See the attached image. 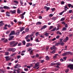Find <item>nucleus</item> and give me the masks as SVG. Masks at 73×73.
I'll list each match as a JSON object with an SVG mask.
<instances>
[{
	"instance_id": "1",
	"label": "nucleus",
	"mask_w": 73,
	"mask_h": 73,
	"mask_svg": "<svg viewBox=\"0 0 73 73\" xmlns=\"http://www.w3.org/2000/svg\"><path fill=\"white\" fill-rule=\"evenodd\" d=\"M19 44V42H16L15 41H13L10 42V46L11 47H15V46H16L17 44Z\"/></svg>"
},
{
	"instance_id": "2",
	"label": "nucleus",
	"mask_w": 73,
	"mask_h": 73,
	"mask_svg": "<svg viewBox=\"0 0 73 73\" xmlns=\"http://www.w3.org/2000/svg\"><path fill=\"white\" fill-rule=\"evenodd\" d=\"M32 44L31 43H28L26 45L27 47H29L30 46H32Z\"/></svg>"
},
{
	"instance_id": "3",
	"label": "nucleus",
	"mask_w": 73,
	"mask_h": 73,
	"mask_svg": "<svg viewBox=\"0 0 73 73\" xmlns=\"http://www.w3.org/2000/svg\"><path fill=\"white\" fill-rule=\"evenodd\" d=\"M15 35V32L13 31H11V33L10 34L9 36H12V35Z\"/></svg>"
},
{
	"instance_id": "4",
	"label": "nucleus",
	"mask_w": 73,
	"mask_h": 73,
	"mask_svg": "<svg viewBox=\"0 0 73 73\" xmlns=\"http://www.w3.org/2000/svg\"><path fill=\"white\" fill-rule=\"evenodd\" d=\"M68 67V68H69L70 69H73V64L69 65Z\"/></svg>"
},
{
	"instance_id": "5",
	"label": "nucleus",
	"mask_w": 73,
	"mask_h": 73,
	"mask_svg": "<svg viewBox=\"0 0 73 73\" xmlns=\"http://www.w3.org/2000/svg\"><path fill=\"white\" fill-rule=\"evenodd\" d=\"M4 25V23H3V21L0 22V27H1Z\"/></svg>"
},
{
	"instance_id": "6",
	"label": "nucleus",
	"mask_w": 73,
	"mask_h": 73,
	"mask_svg": "<svg viewBox=\"0 0 73 73\" xmlns=\"http://www.w3.org/2000/svg\"><path fill=\"white\" fill-rule=\"evenodd\" d=\"M69 40V37L68 36H66L65 39L63 40V41L64 42H66L67 41Z\"/></svg>"
},
{
	"instance_id": "7",
	"label": "nucleus",
	"mask_w": 73,
	"mask_h": 73,
	"mask_svg": "<svg viewBox=\"0 0 73 73\" xmlns=\"http://www.w3.org/2000/svg\"><path fill=\"white\" fill-rule=\"evenodd\" d=\"M10 13H10L8 11H7V12L6 13V16H8V17H9L10 16V15H9V14H10Z\"/></svg>"
},
{
	"instance_id": "8",
	"label": "nucleus",
	"mask_w": 73,
	"mask_h": 73,
	"mask_svg": "<svg viewBox=\"0 0 73 73\" xmlns=\"http://www.w3.org/2000/svg\"><path fill=\"white\" fill-rule=\"evenodd\" d=\"M10 12L11 13V14H14L16 13V10H14L13 11L11 10L10 11Z\"/></svg>"
},
{
	"instance_id": "9",
	"label": "nucleus",
	"mask_w": 73,
	"mask_h": 73,
	"mask_svg": "<svg viewBox=\"0 0 73 73\" xmlns=\"http://www.w3.org/2000/svg\"><path fill=\"white\" fill-rule=\"evenodd\" d=\"M47 27V26L46 25H44L42 26V28H41V30H43L44 29H45V28H46Z\"/></svg>"
},
{
	"instance_id": "10",
	"label": "nucleus",
	"mask_w": 73,
	"mask_h": 73,
	"mask_svg": "<svg viewBox=\"0 0 73 73\" xmlns=\"http://www.w3.org/2000/svg\"><path fill=\"white\" fill-rule=\"evenodd\" d=\"M14 38V36H12L10 37V38H9V40L11 41L12 40L13 38Z\"/></svg>"
},
{
	"instance_id": "11",
	"label": "nucleus",
	"mask_w": 73,
	"mask_h": 73,
	"mask_svg": "<svg viewBox=\"0 0 73 73\" xmlns=\"http://www.w3.org/2000/svg\"><path fill=\"white\" fill-rule=\"evenodd\" d=\"M59 43L60 44V45L62 46H63V45H64V42L62 41H60Z\"/></svg>"
},
{
	"instance_id": "12",
	"label": "nucleus",
	"mask_w": 73,
	"mask_h": 73,
	"mask_svg": "<svg viewBox=\"0 0 73 73\" xmlns=\"http://www.w3.org/2000/svg\"><path fill=\"white\" fill-rule=\"evenodd\" d=\"M44 9H46V11H48V10H49L50 9V7H46V6H45L44 7Z\"/></svg>"
},
{
	"instance_id": "13",
	"label": "nucleus",
	"mask_w": 73,
	"mask_h": 73,
	"mask_svg": "<svg viewBox=\"0 0 73 73\" xmlns=\"http://www.w3.org/2000/svg\"><path fill=\"white\" fill-rule=\"evenodd\" d=\"M4 9H10V8H9V7L6 6H5L4 7Z\"/></svg>"
},
{
	"instance_id": "14",
	"label": "nucleus",
	"mask_w": 73,
	"mask_h": 73,
	"mask_svg": "<svg viewBox=\"0 0 73 73\" xmlns=\"http://www.w3.org/2000/svg\"><path fill=\"white\" fill-rule=\"evenodd\" d=\"M19 16L22 19H23L24 18V16L23 15H22V14H20Z\"/></svg>"
},
{
	"instance_id": "15",
	"label": "nucleus",
	"mask_w": 73,
	"mask_h": 73,
	"mask_svg": "<svg viewBox=\"0 0 73 73\" xmlns=\"http://www.w3.org/2000/svg\"><path fill=\"white\" fill-rule=\"evenodd\" d=\"M16 50V49H15V48H11V51H12L13 52H15Z\"/></svg>"
},
{
	"instance_id": "16",
	"label": "nucleus",
	"mask_w": 73,
	"mask_h": 73,
	"mask_svg": "<svg viewBox=\"0 0 73 73\" xmlns=\"http://www.w3.org/2000/svg\"><path fill=\"white\" fill-rule=\"evenodd\" d=\"M25 27H23L21 29H20V31L21 32H22V31H24V29H25Z\"/></svg>"
},
{
	"instance_id": "17",
	"label": "nucleus",
	"mask_w": 73,
	"mask_h": 73,
	"mask_svg": "<svg viewBox=\"0 0 73 73\" xmlns=\"http://www.w3.org/2000/svg\"><path fill=\"white\" fill-rule=\"evenodd\" d=\"M19 34H20V32H17L16 33H15V34L16 36H19Z\"/></svg>"
},
{
	"instance_id": "18",
	"label": "nucleus",
	"mask_w": 73,
	"mask_h": 73,
	"mask_svg": "<svg viewBox=\"0 0 73 73\" xmlns=\"http://www.w3.org/2000/svg\"><path fill=\"white\" fill-rule=\"evenodd\" d=\"M25 32H29V28H26L25 29Z\"/></svg>"
},
{
	"instance_id": "19",
	"label": "nucleus",
	"mask_w": 73,
	"mask_h": 73,
	"mask_svg": "<svg viewBox=\"0 0 73 73\" xmlns=\"http://www.w3.org/2000/svg\"><path fill=\"white\" fill-rule=\"evenodd\" d=\"M13 71H17V73H20V71L19 70H14Z\"/></svg>"
},
{
	"instance_id": "20",
	"label": "nucleus",
	"mask_w": 73,
	"mask_h": 73,
	"mask_svg": "<svg viewBox=\"0 0 73 73\" xmlns=\"http://www.w3.org/2000/svg\"><path fill=\"white\" fill-rule=\"evenodd\" d=\"M56 31V27H55V28H54L52 30L50 31V32L54 31Z\"/></svg>"
},
{
	"instance_id": "21",
	"label": "nucleus",
	"mask_w": 73,
	"mask_h": 73,
	"mask_svg": "<svg viewBox=\"0 0 73 73\" xmlns=\"http://www.w3.org/2000/svg\"><path fill=\"white\" fill-rule=\"evenodd\" d=\"M58 54H54L55 56H54L53 57L54 58H57V56H58Z\"/></svg>"
},
{
	"instance_id": "22",
	"label": "nucleus",
	"mask_w": 73,
	"mask_h": 73,
	"mask_svg": "<svg viewBox=\"0 0 73 73\" xmlns=\"http://www.w3.org/2000/svg\"><path fill=\"white\" fill-rule=\"evenodd\" d=\"M17 12L18 13L20 14V13H21V11L20 10L18 9L17 10Z\"/></svg>"
},
{
	"instance_id": "23",
	"label": "nucleus",
	"mask_w": 73,
	"mask_h": 73,
	"mask_svg": "<svg viewBox=\"0 0 73 73\" xmlns=\"http://www.w3.org/2000/svg\"><path fill=\"white\" fill-rule=\"evenodd\" d=\"M16 52L14 53H13V54H11V56H15V55H16Z\"/></svg>"
},
{
	"instance_id": "24",
	"label": "nucleus",
	"mask_w": 73,
	"mask_h": 73,
	"mask_svg": "<svg viewBox=\"0 0 73 73\" xmlns=\"http://www.w3.org/2000/svg\"><path fill=\"white\" fill-rule=\"evenodd\" d=\"M44 35H45L46 37H47L49 36V33H46Z\"/></svg>"
},
{
	"instance_id": "25",
	"label": "nucleus",
	"mask_w": 73,
	"mask_h": 73,
	"mask_svg": "<svg viewBox=\"0 0 73 73\" xmlns=\"http://www.w3.org/2000/svg\"><path fill=\"white\" fill-rule=\"evenodd\" d=\"M56 65L57 66H60V65H61V63L59 62L57 63H56Z\"/></svg>"
},
{
	"instance_id": "26",
	"label": "nucleus",
	"mask_w": 73,
	"mask_h": 73,
	"mask_svg": "<svg viewBox=\"0 0 73 73\" xmlns=\"http://www.w3.org/2000/svg\"><path fill=\"white\" fill-rule=\"evenodd\" d=\"M73 12V10H70L68 11V13H72Z\"/></svg>"
},
{
	"instance_id": "27",
	"label": "nucleus",
	"mask_w": 73,
	"mask_h": 73,
	"mask_svg": "<svg viewBox=\"0 0 73 73\" xmlns=\"http://www.w3.org/2000/svg\"><path fill=\"white\" fill-rule=\"evenodd\" d=\"M57 18V17H52V19L53 20H54V21H55V20H56V19H57L56 18Z\"/></svg>"
},
{
	"instance_id": "28",
	"label": "nucleus",
	"mask_w": 73,
	"mask_h": 73,
	"mask_svg": "<svg viewBox=\"0 0 73 73\" xmlns=\"http://www.w3.org/2000/svg\"><path fill=\"white\" fill-rule=\"evenodd\" d=\"M40 24H41V22H38L36 23V25H40Z\"/></svg>"
},
{
	"instance_id": "29",
	"label": "nucleus",
	"mask_w": 73,
	"mask_h": 73,
	"mask_svg": "<svg viewBox=\"0 0 73 73\" xmlns=\"http://www.w3.org/2000/svg\"><path fill=\"white\" fill-rule=\"evenodd\" d=\"M65 20V18H62L60 20L61 21H64Z\"/></svg>"
},
{
	"instance_id": "30",
	"label": "nucleus",
	"mask_w": 73,
	"mask_h": 73,
	"mask_svg": "<svg viewBox=\"0 0 73 73\" xmlns=\"http://www.w3.org/2000/svg\"><path fill=\"white\" fill-rule=\"evenodd\" d=\"M7 52H11L12 51V48H10L7 50Z\"/></svg>"
},
{
	"instance_id": "31",
	"label": "nucleus",
	"mask_w": 73,
	"mask_h": 73,
	"mask_svg": "<svg viewBox=\"0 0 73 73\" xmlns=\"http://www.w3.org/2000/svg\"><path fill=\"white\" fill-rule=\"evenodd\" d=\"M13 2H14V3H16V4H19V2H18L17 0L14 1Z\"/></svg>"
},
{
	"instance_id": "32",
	"label": "nucleus",
	"mask_w": 73,
	"mask_h": 73,
	"mask_svg": "<svg viewBox=\"0 0 73 73\" xmlns=\"http://www.w3.org/2000/svg\"><path fill=\"white\" fill-rule=\"evenodd\" d=\"M38 33H38V32H37L36 33L35 36H36V37H37V36H38Z\"/></svg>"
},
{
	"instance_id": "33",
	"label": "nucleus",
	"mask_w": 73,
	"mask_h": 73,
	"mask_svg": "<svg viewBox=\"0 0 73 73\" xmlns=\"http://www.w3.org/2000/svg\"><path fill=\"white\" fill-rule=\"evenodd\" d=\"M39 65V64H37V63L35 64V66L36 67H38V66Z\"/></svg>"
},
{
	"instance_id": "34",
	"label": "nucleus",
	"mask_w": 73,
	"mask_h": 73,
	"mask_svg": "<svg viewBox=\"0 0 73 73\" xmlns=\"http://www.w3.org/2000/svg\"><path fill=\"white\" fill-rule=\"evenodd\" d=\"M60 42H58L57 43H56L55 44V46H58V45H60Z\"/></svg>"
},
{
	"instance_id": "35",
	"label": "nucleus",
	"mask_w": 73,
	"mask_h": 73,
	"mask_svg": "<svg viewBox=\"0 0 73 73\" xmlns=\"http://www.w3.org/2000/svg\"><path fill=\"white\" fill-rule=\"evenodd\" d=\"M46 60H48L49 59V57L48 56H46Z\"/></svg>"
},
{
	"instance_id": "36",
	"label": "nucleus",
	"mask_w": 73,
	"mask_h": 73,
	"mask_svg": "<svg viewBox=\"0 0 73 73\" xmlns=\"http://www.w3.org/2000/svg\"><path fill=\"white\" fill-rule=\"evenodd\" d=\"M68 5L69 8H70V7L72 6V5L70 4H68Z\"/></svg>"
},
{
	"instance_id": "37",
	"label": "nucleus",
	"mask_w": 73,
	"mask_h": 73,
	"mask_svg": "<svg viewBox=\"0 0 73 73\" xmlns=\"http://www.w3.org/2000/svg\"><path fill=\"white\" fill-rule=\"evenodd\" d=\"M4 42H8V39H6L4 40Z\"/></svg>"
},
{
	"instance_id": "38",
	"label": "nucleus",
	"mask_w": 73,
	"mask_h": 73,
	"mask_svg": "<svg viewBox=\"0 0 73 73\" xmlns=\"http://www.w3.org/2000/svg\"><path fill=\"white\" fill-rule=\"evenodd\" d=\"M19 66V64H16V66H14V68L15 69H16L17 68V67Z\"/></svg>"
},
{
	"instance_id": "39",
	"label": "nucleus",
	"mask_w": 73,
	"mask_h": 73,
	"mask_svg": "<svg viewBox=\"0 0 73 73\" xmlns=\"http://www.w3.org/2000/svg\"><path fill=\"white\" fill-rule=\"evenodd\" d=\"M29 35H28L25 37V39H28L29 38Z\"/></svg>"
},
{
	"instance_id": "40",
	"label": "nucleus",
	"mask_w": 73,
	"mask_h": 73,
	"mask_svg": "<svg viewBox=\"0 0 73 73\" xmlns=\"http://www.w3.org/2000/svg\"><path fill=\"white\" fill-rule=\"evenodd\" d=\"M5 54L6 56H8V54H9V52H6Z\"/></svg>"
},
{
	"instance_id": "41",
	"label": "nucleus",
	"mask_w": 73,
	"mask_h": 73,
	"mask_svg": "<svg viewBox=\"0 0 73 73\" xmlns=\"http://www.w3.org/2000/svg\"><path fill=\"white\" fill-rule=\"evenodd\" d=\"M51 9L52 11V12H54V11H55V8H53Z\"/></svg>"
},
{
	"instance_id": "42",
	"label": "nucleus",
	"mask_w": 73,
	"mask_h": 73,
	"mask_svg": "<svg viewBox=\"0 0 73 73\" xmlns=\"http://www.w3.org/2000/svg\"><path fill=\"white\" fill-rule=\"evenodd\" d=\"M20 3L22 5H23V4L24 3L23 2V0H21L20 1Z\"/></svg>"
},
{
	"instance_id": "43",
	"label": "nucleus",
	"mask_w": 73,
	"mask_h": 73,
	"mask_svg": "<svg viewBox=\"0 0 73 73\" xmlns=\"http://www.w3.org/2000/svg\"><path fill=\"white\" fill-rule=\"evenodd\" d=\"M62 30L63 31H65V30H66V27H63Z\"/></svg>"
},
{
	"instance_id": "44",
	"label": "nucleus",
	"mask_w": 73,
	"mask_h": 73,
	"mask_svg": "<svg viewBox=\"0 0 73 73\" xmlns=\"http://www.w3.org/2000/svg\"><path fill=\"white\" fill-rule=\"evenodd\" d=\"M22 43L24 45H25V43H26V42H25V40H24L22 42Z\"/></svg>"
},
{
	"instance_id": "45",
	"label": "nucleus",
	"mask_w": 73,
	"mask_h": 73,
	"mask_svg": "<svg viewBox=\"0 0 73 73\" xmlns=\"http://www.w3.org/2000/svg\"><path fill=\"white\" fill-rule=\"evenodd\" d=\"M56 65V63H52L51 64V66H53V65Z\"/></svg>"
},
{
	"instance_id": "46",
	"label": "nucleus",
	"mask_w": 73,
	"mask_h": 73,
	"mask_svg": "<svg viewBox=\"0 0 73 73\" xmlns=\"http://www.w3.org/2000/svg\"><path fill=\"white\" fill-rule=\"evenodd\" d=\"M32 50V47H29V49L28 50V52H29V51H30L31 50Z\"/></svg>"
},
{
	"instance_id": "47",
	"label": "nucleus",
	"mask_w": 73,
	"mask_h": 73,
	"mask_svg": "<svg viewBox=\"0 0 73 73\" xmlns=\"http://www.w3.org/2000/svg\"><path fill=\"white\" fill-rule=\"evenodd\" d=\"M66 55H68L70 54V52H66Z\"/></svg>"
},
{
	"instance_id": "48",
	"label": "nucleus",
	"mask_w": 73,
	"mask_h": 73,
	"mask_svg": "<svg viewBox=\"0 0 73 73\" xmlns=\"http://www.w3.org/2000/svg\"><path fill=\"white\" fill-rule=\"evenodd\" d=\"M62 55L63 56H66V53H64L63 54H62Z\"/></svg>"
},
{
	"instance_id": "49",
	"label": "nucleus",
	"mask_w": 73,
	"mask_h": 73,
	"mask_svg": "<svg viewBox=\"0 0 73 73\" xmlns=\"http://www.w3.org/2000/svg\"><path fill=\"white\" fill-rule=\"evenodd\" d=\"M63 13H64V11H63L62 12L60 13H59L60 15H62Z\"/></svg>"
},
{
	"instance_id": "50",
	"label": "nucleus",
	"mask_w": 73,
	"mask_h": 73,
	"mask_svg": "<svg viewBox=\"0 0 73 73\" xmlns=\"http://www.w3.org/2000/svg\"><path fill=\"white\" fill-rule=\"evenodd\" d=\"M20 57H21V56L20 55H18L17 56V58L18 59H19Z\"/></svg>"
},
{
	"instance_id": "51",
	"label": "nucleus",
	"mask_w": 73,
	"mask_h": 73,
	"mask_svg": "<svg viewBox=\"0 0 73 73\" xmlns=\"http://www.w3.org/2000/svg\"><path fill=\"white\" fill-rule=\"evenodd\" d=\"M61 24H63V25H65V24H66V23L65 22L63 21L61 23Z\"/></svg>"
},
{
	"instance_id": "52",
	"label": "nucleus",
	"mask_w": 73,
	"mask_h": 73,
	"mask_svg": "<svg viewBox=\"0 0 73 73\" xmlns=\"http://www.w3.org/2000/svg\"><path fill=\"white\" fill-rule=\"evenodd\" d=\"M35 41H36V42H40V41L38 40V38L36 39L35 40Z\"/></svg>"
},
{
	"instance_id": "53",
	"label": "nucleus",
	"mask_w": 73,
	"mask_h": 73,
	"mask_svg": "<svg viewBox=\"0 0 73 73\" xmlns=\"http://www.w3.org/2000/svg\"><path fill=\"white\" fill-rule=\"evenodd\" d=\"M64 3H65V2H64V1H62L61 2V4H62V5L64 4Z\"/></svg>"
},
{
	"instance_id": "54",
	"label": "nucleus",
	"mask_w": 73,
	"mask_h": 73,
	"mask_svg": "<svg viewBox=\"0 0 73 73\" xmlns=\"http://www.w3.org/2000/svg\"><path fill=\"white\" fill-rule=\"evenodd\" d=\"M64 8H66V9H69V8L67 7V5H66L65 6H64Z\"/></svg>"
},
{
	"instance_id": "55",
	"label": "nucleus",
	"mask_w": 73,
	"mask_h": 73,
	"mask_svg": "<svg viewBox=\"0 0 73 73\" xmlns=\"http://www.w3.org/2000/svg\"><path fill=\"white\" fill-rule=\"evenodd\" d=\"M39 57V55L38 54H36V57L37 58H38Z\"/></svg>"
},
{
	"instance_id": "56",
	"label": "nucleus",
	"mask_w": 73,
	"mask_h": 73,
	"mask_svg": "<svg viewBox=\"0 0 73 73\" xmlns=\"http://www.w3.org/2000/svg\"><path fill=\"white\" fill-rule=\"evenodd\" d=\"M11 60V58H8L7 59H6V61H9Z\"/></svg>"
},
{
	"instance_id": "57",
	"label": "nucleus",
	"mask_w": 73,
	"mask_h": 73,
	"mask_svg": "<svg viewBox=\"0 0 73 73\" xmlns=\"http://www.w3.org/2000/svg\"><path fill=\"white\" fill-rule=\"evenodd\" d=\"M26 41L27 42H29L31 41V40L29 39H28L26 40Z\"/></svg>"
},
{
	"instance_id": "58",
	"label": "nucleus",
	"mask_w": 73,
	"mask_h": 73,
	"mask_svg": "<svg viewBox=\"0 0 73 73\" xmlns=\"http://www.w3.org/2000/svg\"><path fill=\"white\" fill-rule=\"evenodd\" d=\"M53 28V26H51L50 27V28L49 29L50 30V29H51L52 28Z\"/></svg>"
},
{
	"instance_id": "59",
	"label": "nucleus",
	"mask_w": 73,
	"mask_h": 73,
	"mask_svg": "<svg viewBox=\"0 0 73 73\" xmlns=\"http://www.w3.org/2000/svg\"><path fill=\"white\" fill-rule=\"evenodd\" d=\"M1 72H2V73H5V71H4L3 70H1Z\"/></svg>"
},
{
	"instance_id": "60",
	"label": "nucleus",
	"mask_w": 73,
	"mask_h": 73,
	"mask_svg": "<svg viewBox=\"0 0 73 73\" xmlns=\"http://www.w3.org/2000/svg\"><path fill=\"white\" fill-rule=\"evenodd\" d=\"M33 53V50H32L31 52H30V54L32 55V54Z\"/></svg>"
},
{
	"instance_id": "61",
	"label": "nucleus",
	"mask_w": 73,
	"mask_h": 73,
	"mask_svg": "<svg viewBox=\"0 0 73 73\" xmlns=\"http://www.w3.org/2000/svg\"><path fill=\"white\" fill-rule=\"evenodd\" d=\"M67 57H65L63 58L64 59V60H66V58H67Z\"/></svg>"
},
{
	"instance_id": "62",
	"label": "nucleus",
	"mask_w": 73,
	"mask_h": 73,
	"mask_svg": "<svg viewBox=\"0 0 73 73\" xmlns=\"http://www.w3.org/2000/svg\"><path fill=\"white\" fill-rule=\"evenodd\" d=\"M56 38L57 39H58V38H60V36L58 35L56 37Z\"/></svg>"
},
{
	"instance_id": "63",
	"label": "nucleus",
	"mask_w": 73,
	"mask_h": 73,
	"mask_svg": "<svg viewBox=\"0 0 73 73\" xmlns=\"http://www.w3.org/2000/svg\"><path fill=\"white\" fill-rule=\"evenodd\" d=\"M5 11L4 10H1V12H4Z\"/></svg>"
},
{
	"instance_id": "64",
	"label": "nucleus",
	"mask_w": 73,
	"mask_h": 73,
	"mask_svg": "<svg viewBox=\"0 0 73 73\" xmlns=\"http://www.w3.org/2000/svg\"><path fill=\"white\" fill-rule=\"evenodd\" d=\"M21 45V43L20 42L19 43L18 46H20Z\"/></svg>"
}]
</instances>
